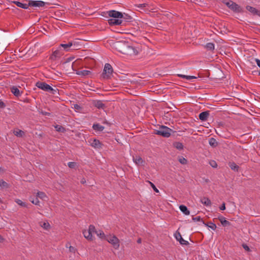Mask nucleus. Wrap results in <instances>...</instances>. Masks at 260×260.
<instances>
[{
  "instance_id": "nucleus-22",
  "label": "nucleus",
  "mask_w": 260,
  "mask_h": 260,
  "mask_svg": "<svg viewBox=\"0 0 260 260\" xmlns=\"http://www.w3.org/2000/svg\"><path fill=\"white\" fill-rule=\"evenodd\" d=\"M75 43H73L72 42H69L67 44H61L60 45V46L62 47V48H63V49L65 50L68 51L69 49V48L72 47L73 45H75Z\"/></svg>"
},
{
  "instance_id": "nucleus-18",
  "label": "nucleus",
  "mask_w": 260,
  "mask_h": 260,
  "mask_svg": "<svg viewBox=\"0 0 260 260\" xmlns=\"http://www.w3.org/2000/svg\"><path fill=\"white\" fill-rule=\"evenodd\" d=\"M11 92L14 94L16 96H20L21 94V92L20 91L18 88L15 86H13L11 88Z\"/></svg>"
},
{
  "instance_id": "nucleus-8",
  "label": "nucleus",
  "mask_w": 260,
  "mask_h": 260,
  "mask_svg": "<svg viewBox=\"0 0 260 260\" xmlns=\"http://www.w3.org/2000/svg\"><path fill=\"white\" fill-rule=\"evenodd\" d=\"M109 17L112 18H120L123 17V14L121 12L116 11L115 10H110L107 12Z\"/></svg>"
},
{
  "instance_id": "nucleus-24",
  "label": "nucleus",
  "mask_w": 260,
  "mask_h": 260,
  "mask_svg": "<svg viewBox=\"0 0 260 260\" xmlns=\"http://www.w3.org/2000/svg\"><path fill=\"white\" fill-rule=\"evenodd\" d=\"M37 196L38 198L44 201H46L48 198L46 194L42 191L38 192Z\"/></svg>"
},
{
  "instance_id": "nucleus-14",
  "label": "nucleus",
  "mask_w": 260,
  "mask_h": 260,
  "mask_svg": "<svg viewBox=\"0 0 260 260\" xmlns=\"http://www.w3.org/2000/svg\"><path fill=\"white\" fill-rule=\"evenodd\" d=\"M230 9L235 12H240L242 10L241 7L234 2H233V3L231 4Z\"/></svg>"
},
{
  "instance_id": "nucleus-52",
  "label": "nucleus",
  "mask_w": 260,
  "mask_h": 260,
  "mask_svg": "<svg viewBox=\"0 0 260 260\" xmlns=\"http://www.w3.org/2000/svg\"><path fill=\"white\" fill-rule=\"evenodd\" d=\"M233 2H232V1H229V2H226L225 4L230 8V6L231 5V4L233 3Z\"/></svg>"
},
{
  "instance_id": "nucleus-23",
  "label": "nucleus",
  "mask_w": 260,
  "mask_h": 260,
  "mask_svg": "<svg viewBox=\"0 0 260 260\" xmlns=\"http://www.w3.org/2000/svg\"><path fill=\"white\" fill-rule=\"evenodd\" d=\"M76 74L81 76H87L91 74V72L88 70H81L77 72Z\"/></svg>"
},
{
  "instance_id": "nucleus-1",
  "label": "nucleus",
  "mask_w": 260,
  "mask_h": 260,
  "mask_svg": "<svg viewBox=\"0 0 260 260\" xmlns=\"http://www.w3.org/2000/svg\"><path fill=\"white\" fill-rule=\"evenodd\" d=\"M114 47L119 52L124 54H128L129 50H133V48L129 46L125 42L118 41L114 43Z\"/></svg>"
},
{
  "instance_id": "nucleus-55",
  "label": "nucleus",
  "mask_w": 260,
  "mask_h": 260,
  "mask_svg": "<svg viewBox=\"0 0 260 260\" xmlns=\"http://www.w3.org/2000/svg\"><path fill=\"white\" fill-rule=\"evenodd\" d=\"M137 243H141V239L140 238L138 239Z\"/></svg>"
},
{
  "instance_id": "nucleus-31",
  "label": "nucleus",
  "mask_w": 260,
  "mask_h": 260,
  "mask_svg": "<svg viewBox=\"0 0 260 260\" xmlns=\"http://www.w3.org/2000/svg\"><path fill=\"white\" fill-rule=\"evenodd\" d=\"M229 165L232 170L234 171L235 172L238 171L239 167L235 162H229Z\"/></svg>"
},
{
  "instance_id": "nucleus-37",
  "label": "nucleus",
  "mask_w": 260,
  "mask_h": 260,
  "mask_svg": "<svg viewBox=\"0 0 260 260\" xmlns=\"http://www.w3.org/2000/svg\"><path fill=\"white\" fill-rule=\"evenodd\" d=\"M55 129L59 132H64L66 131L65 128L61 125H56L54 126Z\"/></svg>"
},
{
  "instance_id": "nucleus-51",
  "label": "nucleus",
  "mask_w": 260,
  "mask_h": 260,
  "mask_svg": "<svg viewBox=\"0 0 260 260\" xmlns=\"http://www.w3.org/2000/svg\"><path fill=\"white\" fill-rule=\"evenodd\" d=\"M255 61L257 64V66L260 68V60L258 58H255Z\"/></svg>"
},
{
  "instance_id": "nucleus-16",
  "label": "nucleus",
  "mask_w": 260,
  "mask_h": 260,
  "mask_svg": "<svg viewBox=\"0 0 260 260\" xmlns=\"http://www.w3.org/2000/svg\"><path fill=\"white\" fill-rule=\"evenodd\" d=\"M133 160L138 166L142 165L144 162L143 159L139 156H136V157L133 156Z\"/></svg>"
},
{
  "instance_id": "nucleus-27",
  "label": "nucleus",
  "mask_w": 260,
  "mask_h": 260,
  "mask_svg": "<svg viewBox=\"0 0 260 260\" xmlns=\"http://www.w3.org/2000/svg\"><path fill=\"white\" fill-rule=\"evenodd\" d=\"M179 209L181 210V212H182L185 215H189L190 212L188 210L186 206L184 205H180L179 206Z\"/></svg>"
},
{
  "instance_id": "nucleus-39",
  "label": "nucleus",
  "mask_w": 260,
  "mask_h": 260,
  "mask_svg": "<svg viewBox=\"0 0 260 260\" xmlns=\"http://www.w3.org/2000/svg\"><path fill=\"white\" fill-rule=\"evenodd\" d=\"M66 247L67 248H69V251L71 252H73V253H75L76 252V251H77V249L74 247L72 246H69L68 244H66Z\"/></svg>"
},
{
  "instance_id": "nucleus-20",
  "label": "nucleus",
  "mask_w": 260,
  "mask_h": 260,
  "mask_svg": "<svg viewBox=\"0 0 260 260\" xmlns=\"http://www.w3.org/2000/svg\"><path fill=\"white\" fill-rule=\"evenodd\" d=\"M200 202L205 206H209L211 204V201L209 198L206 197H203L200 199Z\"/></svg>"
},
{
  "instance_id": "nucleus-53",
  "label": "nucleus",
  "mask_w": 260,
  "mask_h": 260,
  "mask_svg": "<svg viewBox=\"0 0 260 260\" xmlns=\"http://www.w3.org/2000/svg\"><path fill=\"white\" fill-rule=\"evenodd\" d=\"M4 241V239L2 236L0 235V243L3 242Z\"/></svg>"
},
{
  "instance_id": "nucleus-12",
  "label": "nucleus",
  "mask_w": 260,
  "mask_h": 260,
  "mask_svg": "<svg viewBox=\"0 0 260 260\" xmlns=\"http://www.w3.org/2000/svg\"><path fill=\"white\" fill-rule=\"evenodd\" d=\"M218 219L220 221L222 226H223L224 227L229 226L231 225V223L229 221H228L225 219V217H224L223 216H222L221 215L219 216L218 217Z\"/></svg>"
},
{
  "instance_id": "nucleus-30",
  "label": "nucleus",
  "mask_w": 260,
  "mask_h": 260,
  "mask_svg": "<svg viewBox=\"0 0 260 260\" xmlns=\"http://www.w3.org/2000/svg\"><path fill=\"white\" fill-rule=\"evenodd\" d=\"M94 233L96 234V235L102 239H105L106 238V236L104 234V232L101 230L96 231L95 230Z\"/></svg>"
},
{
  "instance_id": "nucleus-58",
  "label": "nucleus",
  "mask_w": 260,
  "mask_h": 260,
  "mask_svg": "<svg viewBox=\"0 0 260 260\" xmlns=\"http://www.w3.org/2000/svg\"><path fill=\"white\" fill-rule=\"evenodd\" d=\"M258 75L260 76V72L258 73Z\"/></svg>"
},
{
  "instance_id": "nucleus-25",
  "label": "nucleus",
  "mask_w": 260,
  "mask_h": 260,
  "mask_svg": "<svg viewBox=\"0 0 260 260\" xmlns=\"http://www.w3.org/2000/svg\"><path fill=\"white\" fill-rule=\"evenodd\" d=\"M92 128L94 130L96 131H99L102 132L104 130V127L100 124L96 123V124H93L92 126Z\"/></svg>"
},
{
  "instance_id": "nucleus-43",
  "label": "nucleus",
  "mask_w": 260,
  "mask_h": 260,
  "mask_svg": "<svg viewBox=\"0 0 260 260\" xmlns=\"http://www.w3.org/2000/svg\"><path fill=\"white\" fill-rule=\"evenodd\" d=\"M209 164L210 166L214 168H216L217 167V164L216 162L214 160H211Z\"/></svg>"
},
{
  "instance_id": "nucleus-4",
  "label": "nucleus",
  "mask_w": 260,
  "mask_h": 260,
  "mask_svg": "<svg viewBox=\"0 0 260 260\" xmlns=\"http://www.w3.org/2000/svg\"><path fill=\"white\" fill-rule=\"evenodd\" d=\"M172 129L166 126H161L159 129L156 130L155 134L161 136L165 138H168L171 135Z\"/></svg>"
},
{
  "instance_id": "nucleus-54",
  "label": "nucleus",
  "mask_w": 260,
  "mask_h": 260,
  "mask_svg": "<svg viewBox=\"0 0 260 260\" xmlns=\"http://www.w3.org/2000/svg\"><path fill=\"white\" fill-rule=\"evenodd\" d=\"M81 182L82 183V184H84L86 182V181L85 180V179H82L81 181Z\"/></svg>"
},
{
  "instance_id": "nucleus-34",
  "label": "nucleus",
  "mask_w": 260,
  "mask_h": 260,
  "mask_svg": "<svg viewBox=\"0 0 260 260\" xmlns=\"http://www.w3.org/2000/svg\"><path fill=\"white\" fill-rule=\"evenodd\" d=\"M203 223L207 226H208V228H210L211 229H212V230H215L217 226L215 224L212 223V222H210L209 223H205L204 222V221H203Z\"/></svg>"
},
{
  "instance_id": "nucleus-57",
  "label": "nucleus",
  "mask_w": 260,
  "mask_h": 260,
  "mask_svg": "<svg viewBox=\"0 0 260 260\" xmlns=\"http://www.w3.org/2000/svg\"><path fill=\"white\" fill-rule=\"evenodd\" d=\"M79 107L78 105H76V106L75 107V108H78Z\"/></svg>"
},
{
  "instance_id": "nucleus-3",
  "label": "nucleus",
  "mask_w": 260,
  "mask_h": 260,
  "mask_svg": "<svg viewBox=\"0 0 260 260\" xmlns=\"http://www.w3.org/2000/svg\"><path fill=\"white\" fill-rule=\"evenodd\" d=\"M113 69L111 65L108 63L105 64L102 77L104 79H109L113 76Z\"/></svg>"
},
{
  "instance_id": "nucleus-36",
  "label": "nucleus",
  "mask_w": 260,
  "mask_h": 260,
  "mask_svg": "<svg viewBox=\"0 0 260 260\" xmlns=\"http://www.w3.org/2000/svg\"><path fill=\"white\" fill-rule=\"evenodd\" d=\"M40 225L45 230H48L49 229L50 225L49 222H44L43 223L42 222L40 223Z\"/></svg>"
},
{
  "instance_id": "nucleus-26",
  "label": "nucleus",
  "mask_w": 260,
  "mask_h": 260,
  "mask_svg": "<svg viewBox=\"0 0 260 260\" xmlns=\"http://www.w3.org/2000/svg\"><path fill=\"white\" fill-rule=\"evenodd\" d=\"M94 105L98 109H104L105 105L101 101H96L94 102Z\"/></svg>"
},
{
  "instance_id": "nucleus-48",
  "label": "nucleus",
  "mask_w": 260,
  "mask_h": 260,
  "mask_svg": "<svg viewBox=\"0 0 260 260\" xmlns=\"http://www.w3.org/2000/svg\"><path fill=\"white\" fill-rule=\"evenodd\" d=\"M41 113L43 115H45V116H49L50 115V113H49V112H45V111H42L41 112Z\"/></svg>"
},
{
  "instance_id": "nucleus-21",
  "label": "nucleus",
  "mask_w": 260,
  "mask_h": 260,
  "mask_svg": "<svg viewBox=\"0 0 260 260\" xmlns=\"http://www.w3.org/2000/svg\"><path fill=\"white\" fill-rule=\"evenodd\" d=\"M204 48L208 51H213L215 48V45L213 43H208L204 46Z\"/></svg>"
},
{
  "instance_id": "nucleus-5",
  "label": "nucleus",
  "mask_w": 260,
  "mask_h": 260,
  "mask_svg": "<svg viewBox=\"0 0 260 260\" xmlns=\"http://www.w3.org/2000/svg\"><path fill=\"white\" fill-rule=\"evenodd\" d=\"M105 240L111 243L115 249H118L119 247V240L115 236L112 235H107Z\"/></svg>"
},
{
  "instance_id": "nucleus-2",
  "label": "nucleus",
  "mask_w": 260,
  "mask_h": 260,
  "mask_svg": "<svg viewBox=\"0 0 260 260\" xmlns=\"http://www.w3.org/2000/svg\"><path fill=\"white\" fill-rule=\"evenodd\" d=\"M36 86L38 88L45 91H48L53 94H55L57 92V89L53 88L49 84L44 82H37L36 84Z\"/></svg>"
},
{
  "instance_id": "nucleus-10",
  "label": "nucleus",
  "mask_w": 260,
  "mask_h": 260,
  "mask_svg": "<svg viewBox=\"0 0 260 260\" xmlns=\"http://www.w3.org/2000/svg\"><path fill=\"white\" fill-rule=\"evenodd\" d=\"M89 142L90 143V145L94 148L98 149L102 148V144L99 140L95 139H90Z\"/></svg>"
},
{
  "instance_id": "nucleus-41",
  "label": "nucleus",
  "mask_w": 260,
  "mask_h": 260,
  "mask_svg": "<svg viewBox=\"0 0 260 260\" xmlns=\"http://www.w3.org/2000/svg\"><path fill=\"white\" fill-rule=\"evenodd\" d=\"M8 183L3 180H0V186L2 187H7Z\"/></svg>"
},
{
  "instance_id": "nucleus-40",
  "label": "nucleus",
  "mask_w": 260,
  "mask_h": 260,
  "mask_svg": "<svg viewBox=\"0 0 260 260\" xmlns=\"http://www.w3.org/2000/svg\"><path fill=\"white\" fill-rule=\"evenodd\" d=\"M137 7L140 9H143L144 8L149 7V5L147 3H143L139 4L137 5Z\"/></svg>"
},
{
  "instance_id": "nucleus-50",
  "label": "nucleus",
  "mask_w": 260,
  "mask_h": 260,
  "mask_svg": "<svg viewBox=\"0 0 260 260\" xmlns=\"http://www.w3.org/2000/svg\"><path fill=\"white\" fill-rule=\"evenodd\" d=\"M220 209L221 210H224L225 209V204L224 203H223L220 207Z\"/></svg>"
},
{
  "instance_id": "nucleus-32",
  "label": "nucleus",
  "mask_w": 260,
  "mask_h": 260,
  "mask_svg": "<svg viewBox=\"0 0 260 260\" xmlns=\"http://www.w3.org/2000/svg\"><path fill=\"white\" fill-rule=\"evenodd\" d=\"M209 144L211 146L213 147H215L217 145V142L216 140L213 138H211L209 139Z\"/></svg>"
},
{
  "instance_id": "nucleus-42",
  "label": "nucleus",
  "mask_w": 260,
  "mask_h": 260,
  "mask_svg": "<svg viewBox=\"0 0 260 260\" xmlns=\"http://www.w3.org/2000/svg\"><path fill=\"white\" fill-rule=\"evenodd\" d=\"M30 201L35 205H38L39 203V201L38 199V198H36L35 199H32L31 198H30Z\"/></svg>"
},
{
  "instance_id": "nucleus-44",
  "label": "nucleus",
  "mask_w": 260,
  "mask_h": 260,
  "mask_svg": "<svg viewBox=\"0 0 260 260\" xmlns=\"http://www.w3.org/2000/svg\"><path fill=\"white\" fill-rule=\"evenodd\" d=\"M148 182L150 183L151 186L152 187V188H153V189L156 192H159V190L156 187V186L154 185V184L151 182L150 181H148Z\"/></svg>"
},
{
  "instance_id": "nucleus-6",
  "label": "nucleus",
  "mask_w": 260,
  "mask_h": 260,
  "mask_svg": "<svg viewBox=\"0 0 260 260\" xmlns=\"http://www.w3.org/2000/svg\"><path fill=\"white\" fill-rule=\"evenodd\" d=\"M94 226L93 225H90L88 230H85L83 231V234L86 239L89 240H92V235L94 234Z\"/></svg>"
},
{
  "instance_id": "nucleus-9",
  "label": "nucleus",
  "mask_w": 260,
  "mask_h": 260,
  "mask_svg": "<svg viewBox=\"0 0 260 260\" xmlns=\"http://www.w3.org/2000/svg\"><path fill=\"white\" fill-rule=\"evenodd\" d=\"M174 236L176 239L178 241L181 245H187L189 244L187 241H186L182 238L179 232L177 231L176 232V233L174 234Z\"/></svg>"
},
{
  "instance_id": "nucleus-29",
  "label": "nucleus",
  "mask_w": 260,
  "mask_h": 260,
  "mask_svg": "<svg viewBox=\"0 0 260 260\" xmlns=\"http://www.w3.org/2000/svg\"><path fill=\"white\" fill-rule=\"evenodd\" d=\"M177 76L179 77H181L182 78L185 79L187 80H191L192 79H196L197 77L196 76H187L182 74H178Z\"/></svg>"
},
{
  "instance_id": "nucleus-17",
  "label": "nucleus",
  "mask_w": 260,
  "mask_h": 260,
  "mask_svg": "<svg viewBox=\"0 0 260 260\" xmlns=\"http://www.w3.org/2000/svg\"><path fill=\"white\" fill-rule=\"evenodd\" d=\"M61 54L59 50H56L53 52L50 56V59L53 60H56L57 58L60 57Z\"/></svg>"
},
{
  "instance_id": "nucleus-19",
  "label": "nucleus",
  "mask_w": 260,
  "mask_h": 260,
  "mask_svg": "<svg viewBox=\"0 0 260 260\" xmlns=\"http://www.w3.org/2000/svg\"><path fill=\"white\" fill-rule=\"evenodd\" d=\"M14 3L15 4H16V5L17 7L21 8H23V9H28L29 6V3L28 4H23V3H21L20 2H18V1H14Z\"/></svg>"
},
{
  "instance_id": "nucleus-49",
  "label": "nucleus",
  "mask_w": 260,
  "mask_h": 260,
  "mask_svg": "<svg viewBox=\"0 0 260 260\" xmlns=\"http://www.w3.org/2000/svg\"><path fill=\"white\" fill-rule=\"evenodd\" d=\"M6 106L5 104L2 102L1 100H0V108H4Z\"/></svg>"
},
{
  "instance_id": "nucleus-28",
  "label": "nucleus",
  "mask_w": 260,
  "mask_h": 260,
  "mask_svg": "<svg viewBox=\"0 0 260 260\" xmlns=\"http://www.w3.org/2000/svg\"><path fill=\"white\" fill-rule=\"evenodd\" d=\"M14 134L17 137H22L24 135V132L21 130L17 129L13 132Z\"/></svg>"
},
{
  "instance_id": "nucleus-11",
  "label": "nucleus",
  "mask_w": 260,
  "mask_h": 260,
  "mask_svg": "<svg viewBox=\"0 0 260 260\" xmlns=\"http://www.w3.org/2000/svg\"><path fill=\"white\" fill-rule=\"evenodd\" d=\"M108 22L111 25H118L122 23V20L120 18H111L108 20Z\"/></svg>"
},
{
  "instance_id": "nucleus-15",
  "label": "nucleus",
  "mask_w": 260,
  "mask_h": 260,
  "mask_svg": "<svg viewBox=\"0 0 260 260\" xmlns=\"http://www.w3.org/2000/svg\"><path fill=\"white\" fill-rule=\"evenodd\" d=\"M209 115V111H204L201 112L199 116V119L202 121H206Z\"/></svg>"
},
{
  "instance_id": "nucleus-45",
  "label": "nucleus",
  "mask_w": 260,
  "mask_h": 260,
  "mask_svg": "<svg viewBox=\"0 0 260 260\" xmlns=\"http://www.w3.org/2000/svg\"><path fill=\"white\" fill-rule=\"evenodd\" d=\"M68 165L70 168H74L76 166V163L75 162H69Z\"/></svg>"
},
{
  "instance_id": "nucleus-38",
  "label": "nucleus",
  "mask_w": 260,
  "mask_h": 260,
  "mask_svg": "<svg viewBox=\"0 0 260 260\" xmlns=\"http://www.w3.org/2000/svg\"><path fill=\"white\" fill-rule=\"evenodd\" d=\"M15 202L22 207H26V203L24 202H23L21 200H20L19 199H16L15 200Z\"/></svg>"
},
{
  "instance_id": "nucleus-33",
  "label": "nucleus",
  "mask_w": 260,
  "mask_h": 260,
  "mask_svg": "<svg viewBox=\"0 0 260 260\" xmlns=\"http://www.w3.org/2000/svg\"><path fill=\"white\" fill-rule=\"evenodd\" d=\"M173 146L178 150H182L183 149V145L181 142H176L174 143Z\"/></svg>"
},
{
  "instance_id": "nucleus-7",
  "label": "nucleus",
  "mask_w": 260,
  "mask_h": 260,
  "mask_svg": "<svg viewBox=\"0 0 260 260\" xmlns=\"http://www.w3.org/2000/svg\"><path fill=\"white\" fill-rule=\"evenodd\" d=\"M46 4H48V3L42 1H30L29 2V6L35 8L43 7Z\"/></svg>"
},
{
  "instance_id": "nucleus-13",
  "label": "nucleus",
  "mask_w": 260,
  "mask_h": 260,
  "mask_svg": "<svg viewBox=\"0 0 260 260\" xmlns=\"http://www.w3.org/2000/svg\"><path fill=\"white\" fill-rule=\"evenodd\" d=\"M246 9L253 15H256L260 16V11L251 6H247Z\"/></svg>"
},
{
  "instance_id": "nucleus-35",
  "label": "nucleus",
  "mask_w": 260,
  "mask_h": 260,
  "mask_svg": "<svg viewBox=\"0 0 260 260\" xmlns=\"http://www.w3.org/2000/svg\"><path fill=\"white\" fill-rule=\"evenodd\" d=\"M178 161L182 165H186L187 163V159L181 156L178 157Z\"/></svg>"
},
{
  "instance_id": "nucleus-46",
  "label": "nucleus",
  "mask_w": 260,
  "mask_h": 260,
  "mask_svg": "<svg viewBox=\"0 0 260 260\" xmlns=\"http://www.w3.org/2000/svg\"><path fill=\"white\" fill-rule=\"evenodd\" d=\"M192 220L194 221H202L203 222L202 219L200 216H197L196 217H193Z\"/></svg>"
},
{
  "instance_id": "nucleus-56",
  "label": "nucleus",
  "mask_w": 260,
  "mask_h": 260,
  "mask_svg": "<svg viewBox=\"0 0 260 260\" xmlns=\"http://www.w3.org/2000/svg\"><path fill=\"white\" fill-rule=\"evenodd\" d=\"M145 11L146 12H150V10L149 8H146V10H145Z\"/></svg>"
},
{
  "instance_id": "nucleus-47",
  "label": "nucleus",
  "mask_w": 260,
  "mask_h": 260,
  "mask_svg": "<svg viewBox=\"0 0 260 260\" xmlns=\"http://www.w3.org/2000/svg\"><path fill=\"white\" fill-rule=\"evenodd\" d=\"M243 248L247 251H250V249L248 245H247L246 244H242Z\"/></svg>"
}]
</instances>
